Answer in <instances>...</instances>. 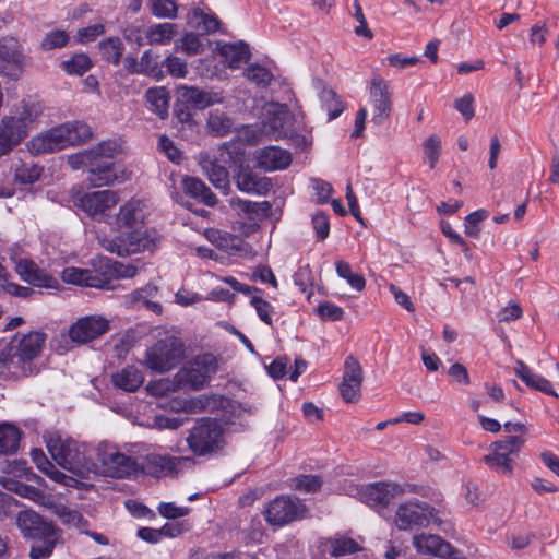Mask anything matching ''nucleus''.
I'll use <instances>...</instances> for the list:
<instances>
[{
	"mask_svg": "<svg viewBox=\"0 0 559 559\" xmlns=\"http://www.w3.org/2000/svg\"><path fill=\"white\" fill-rule=\"evenodd\" d=\"M16 524L24 537L33 539L31 559H48L62 542V531L32 510L20 511Z\"/></svg>",
	"mask_w": 559,
	"mask_h": 559,
	"instance_id": "1",
	"label": "nucleus"
},
{
	"mask_svg": "<svg viewBox=\"0 0 559 559\" xmlns=\"http://www.w3.org/2000/svg\"><path fill=\"white\" fill-rule=\"evenodd\" d=\"M217 371V360L212 354H203L187 362L175 376L173 382L159 380L151 382L147 391L152 394H165L171 389H202Z\"/></svg>",
	"mask_w": 559,
	"mask_h": 559,
	"instance_id": "2",
	"label": "nucleus"
},
{
	"mask_svg": "<svg viewBox=\"0 0 559 559\" xmlns=\"http://www.w3.org/2000/svg\"><path fill=\"white\" fill-rule=\"evenodd\" d=\"M92 138L91 127L83 121H69L34 136L28 148L33 154H44L78 145Z\"/></svg>",
	"mask_w": 559,
	"mask_h": 559,
	"instance_id": "3",
	"label": "nucleus"
},
{
	"mask_svg": "<svg viewBox=\"0 0 559 559\" xmlns=\"http://www.w3.org/2000/svg\"><path fill=\"white\" fill-rule=\"evenodd\" d=\"M46 447L52 459L64 469L85 478L97 469L96 463L87 456V448L72 439H62L59 435L46 437Z\"/></svg>",
	"mask_w": 559,
	"mask_h": 559,
	"instance_id": "4",
	"label": "nucleus"
},
{
	"mask_svg": "<svg viewBox=\"0 0 559 559\" xmlns=\"http://www.w3.org/2000/svg\"><path fill=\"white\" fill-rule=\"evenodd\" d=\"M186 356V347L176 331H158L156 341L147 347L145 366L154 372L165 373L176 368Z\"/></svg>",
	"mask_w": 559,
	"mask_h": 559,
	"instance_id": "5",
	"label": "nucleus"
},
{
	"mask_svg": "<svg viewBox=\"0 0 559 559\" xmlns=\"http://www.w3.org/2000/svg\"><path fill=\"white\" fill-rule=\"evenodd\" d=\"M45 341L44 333L31 332L3 345L12 378L19 379L34 373V359L41 353Z\"/></svg>",
	"mask_w": 559,
	"mask_h": 559,
	"instance_id": "6",
	"label": "nucleus"
},
{
	"mask_svg": "<svg viewBox=\"0 0 559 559\" xmlns=\"http://www.w3.org/2000/svg\"><path fill=\"white\" fill-rule=\"evenodd\" d=\"M100 269L102 273L97 270L66 267L62 272V280L68 284L105 288L111 280L131 278L138 273L135 265L114 260L104 261Z\"/></svg>",
	"mask_w": 559,
	"mask_h": 559,
	"instance_id": "7",
	"label": "nucleus"
},
{
	"mask_svg": "<svg viewBox=\"0 0 559 559\" xmlns=\"http://www.w3.org/2000/svg\"><path fill=\"white\" fill-rule=\"evenodd\" d=\"M37 112L33 105L22 103L14 115L4 116L0 121V156L11 152L27 135Z\"/></svg>",
	"mask_w": 559,
	"mask_h": 559,
	"instance_id": "8",
	"label": "nucleus"
},
{
	"mask_svg": "<svg viewBox=\"0 0 559 559\" xmlns=\"http://www.w3.org/2000/svg\"><path fill=\"white\" fill-rule=\"evenodd\" d=\"M97 469L93 474H102L112 478H127L138 473V460L121 453L115 445L99 443L96 448Z\"/></svg>",
	"mask_w": 559,
	"mask_h": 559,
	"instance_id": "9",
	"label": "nucleus"
},
{
	"mask_svg": "<svg viewBox=\"0 0 559 559\" xmlns=\"http://www.w3.org/2000/svg\"><path fill=\"white\" fill-rule=\"evenodd\" d=\"M443 511L429 506L426 502L409 501L401 504L395 514V523L400 530H411L415 526L427 527L431 524L441 526Z\"/></svg>",
	"mask_w": 559,
	"mask_h": 559,
	"instance_id": "10",
	"label": "nucleus"
},
{
	"mask_svg": "<svg viewBox=\"0 0 559 559\" xmlns=\"http://www.w3.org/2000/svg\"><path fill=\"white\" fill-rule=\"evenodd\" d=\"M524 443L523 437L509 436L492 442L489 448L490 452L483 460L489 468L510 476L513 473L514 459L518 457Z\"/></svg>",
	"mask_w": 559,
	"mask_h": 559,
	"instance_id": "11",
	"label": "nucleus"
},
{
	"mask_svg": "<svg viewBox=\"0 0 559 559\" xmlns=\"http://www.w3.org/2000/svg\"><path fill=\"white\" fill-rule=\"evenodd\" d=\"M308 515V508L298 498L278 496L267 504L264 516L272 526H284L300 521Z\"/></svg>",
	"mask_w": 559,
	"mask_h": 559,
	"instance_id": "12",
	"label": "nucleus"
},
{
	"mask_svg": "<svg viewBox=\"0 0 559 559\" xmlns=\"http://www.w3.org/2000/svg\"><path fill=\"white\" fill-rule=\"evenodd\" d=\"M223 441V428L213 419H201L191 429L187 442L197 455H205L217 450Z\"/></svg>",
	"mask_w": 559,
	"mask_h": 559,
	"instance_id": "13",
	"label": "nucleus"
},
{
	"mask_svg": "<svg viewBox=\"0 0 559 559\" xmlns=\"http://www.w3.org/2000/svg\"><path fill=\"white\" fill-rule=\"evenodd\" d=\"M25 60L23 47L15 37L0 38V75L19 80L25 69Z\"/></svg>",
	"mask_w": 559,
	"mask_h": 559,
	"instance_id": "14",
	"label": "nucleus"
},
{
	"mask_svg": "<svg viewBox=\"0 0 559 559\" xmlns=\"http://www.w3.org/2000/svg\"><path fill=\"white\" fill-rule=\"evenodd\" d=\"M119 201V194L114 190H99L85 192L76 198L75 205L90 217L105 221L110 211Z\"/></svg>",
	"mask_w": 559,
	"mask_h": 559,
	"instance_id": "15",
	"label": "nucleus"
},
{
	"mask_svg": "<svg viewBox=\"0 0 559 559\" xmlns=\"http://www.w3.org/2000/svg\"><path fill=\"white\" fill-rule=\"evenodd\" d=\"M413 546L416 551L423 555H429L449 559H464L463 554L453 548L452 545L438 535L419 534L413 537Z\"/></svg>",
	"mask_w": 559,
	"mask_h": 559,
	"instance_id": "16",
	"label": "nucleus"
},
{
	"mask_svg": "<svg viewBox=\"0 0 559 559\" xmlns=\"http://www.w3.org/2000/svg\"><path fill=\"white\" fill-rule=\"evenodd\" d=\"M127 179L126 171L112 162L93 160L87 170L86 181L94 188L111 186L115 182H123Z\"/></svg>",
	"mask_w": 559,
	"mask_h": 559,
	"instance_id": "17",
	"label": "nucleus"
},
{
	"mask_svg": "<svg viewBox=\"0 0 559 559\" xmlns=\"http://www.w3.org/2000/svg\"><path fill=\"white\" fill-rule=\"evenodd\" d=\"M108 321L102 317L88 316L79 319L69 330V336L73 342L84 344L91 342L108 330Z\"/></svg>",
	"mask_w": 559,
	"mask_h": 559,
	"instance_id": "18",
	"label": "nucleus"
},
{
	"mask_svg": "<svg viewBox=\"0 0 559 559\" xmlns=\"http://www.w3.org/2000/svg\"><path fill=\"white\" fill-rule=\"evenodd\" d=\"M362 371L358 360L352 356L345 360L343 381L340 384V393L347 403H354L360 397Z\"/></svg>",
	"mask_w": 559,
	"mask_h": 559,
	"instance_id": "19",
	"label": "nucleus"
},
{
	"mask_svg": "<svg viewBox=\"0 0 559 559\" xmlns=\"http://www.w3.org/2000/svg\"><path fill=\"white\" fill-rule=\"evenodd\" d=\"M15 270L24 282L35 287L48 289H57L59 287L58 278H56L53 275L49 274L45 270L40 269L32 260H20L16 263Z\"/></svg>",
	"mask_w": 559,
	"mask_h": 559,
	"instance_id": "20",
	"label": "nucleus"
},
{
	"mask_svg": "<svg viewBox=\"0 0 559 559\" xmlns=\"http://www.w3.org/2000/svg\"><path fill=\"white\" fill-rule=\"evenodd\" d=\"M255 166L264 171H275L287 168L292 163V155L278 146H266L255 151Z\"/></svg>",
	"mask_w": 559,
	"mask_h": 559,
	"instance_id": "21",
	"label": "nucleus"
},
{
	"mask_svg": "<svg viewBox=\"0 0 559 559\" xmlns=\"http://www.w3.org/2000/svg\"><path fill=\"white\" fill-rule=\"evenodd\" d=\"M237 188L248 194L265 195L272 188L267 177L260 176L249 168H241L235 176Z\"/></svg>",
	"mask_w": 559,
	"mask_h": 559,
	"instance_id": "22",
	"label": "nucleus"
},
{
	"mask_svg": "<svg viewBox=\"0 0 559 559\" xmlns=\"http://www.w3.org/2000/svg\"><path fill=\"white\" fill-rule=\"evenodd\" d=\"M116 224L120 229H130L144 225V206L142 201L131 199L120 206L116 216Z\"/></svg>",
	"mask_w": 559,
	"mask_h": 559,
	"instance_id": "23",
	"label": "nucleus"
},
{
	"mask_svg": "<svg viewBox=\"0 0 559 559\" xmlns=\"http://www.w3.org/2000/svg\"><path fill=\"white\" fill-rule=\"evenodd\" d=\"M350 495L356 496L362 503L382 514L384 510V483L379 481L364 486H356Z\"/></svg>",
	"mask_w": 559,
	"mask_h": 559,
	"instance_id": "24",
	"label": "nucleus"
},
{
	"mask_svg": "<svg viewBox=\"0 0 559 559\" xmlns=\"http://www.w3.org/2000/svg\"><path fill=\"white\" fill-rule=\"evenodd\" d=\"M266 115L264 128L276 138L286 136V124L288 120L287 106L280 103H272L266 109Z\"/></svg>",
	"mask_w": 559,
	"mask_h": 559,
	"instance_id": "25",
	"label": "nucleus"
},
{
	"mask_svg": "<svg viewBox=\"0 0 559 559\" xmlns=\"http://www.w3.org/2000/svg\"><path fill=\"white\" fill-rule=\"evenodd\" d=\"M179 94L186 104L195 109H204L214 104L222 103L219 94L206 92L193 86H181Z\"/></svg>",
	"mask_w": 559,
	"mask_h": 559,
	"instance_id": "26",
	"label": "nucleus"
},
{
	"mask_svg": "<svg viewBox=\"0 0 559 559\" xmlns=\"http://www.w3.org/2000/svg\"><path fill=\"white\" fill-rule=\"evenodd\" d=\"M123 236L124 240H127L128 249L138 248L136 252L152 251L156 248L158 241L156 233L147 230L144 225L123 231Z\"/></svg>",
	"mask_w": 559,
	"mask_h": 559,
	"instance_id": "27",
	"label": "nucleus"
},
{
	"mask_svg": "<svg viewBox=\"0 0 559 559\" xmlns=\"http://www.w3.org/2000/svg\"><path fill=\"white\" fill-rule=\"evenodd\" d=\"M514 373L519 377L528 388L543 392L545 394L557 396L551 383L540 374L532 371V369L522 360H518L514 366Z\"/></svg>",
	"mask_w": 559,
	"mask_h": 559,
	"instance_id": "28",
	"label": "nucleus"
},
{
	"mask_svg": "<svg viewBox=\"0 0 559 559\" xmlns=\"http://www.w3.org/2000/svg\"><path fill=\"white\" fill-rule=\"evenodd\" d=\"M182 189L186 194L204 203L207 206H214L217 203L216 195L199 178L186 176L182 179Z\"/></svg>",
	"mask_w": 559,
	"mask_h": 559,
	"instance_id": "29",
	"label": "nucleus"
},
{
	"mask_svg": "<svg viewBox=\"0 0 559 559\" xmlns=\"http://www.w3.org/2000/svg\"><path fill=\"white\" fill-rule=\"evenodd\" d=\"M115 386L126 391L135 392L144 382V376L134 366H128L111 376Z\"/></svg>",
	"mask_w": 559,
	"mask_h": 559,
	"instance_id": "30",
	"label": "nucleus"
},
{
	"mask_svg": "<svg viewBox=\"0 0 559 559\" xmlns=\"http://www.w3.org/2000/svg\"><path fill=\"white\" fill-rule=\"evenodd\" d=\"M22 431L11 423L0 424V454L14 455L21 444Z\"/></svg>",
	"mask_w": 559,
	"mask_h": 559,
	"instance_id": "31",
	"label": "nucleus"
},
{
	"mask_svg": "<svg viewBox=\"0 0 559 559\" xmlns=\"http://www.w3.org/2000/svg\"><path fill=\"white\" fill-rule=\"evenodd\" d=\"M173 466L174 463L170 457L156 453H148L138 460V472L151 476H159L164 471L171 469Z\"/></svg>",
	"mask_w": 559,
	"mask_h": 559,
	"instance_id": "32",
	"label": "nucleus"
},
{
	"mask_svg": "<svg viewBox=\"0 0 559 559\" xmlns=\"http://www.w3.org/2000/svg\"><path fill=\"white\" fill-rule=\"evenodd\" d=\"M177 34V25L174 23H158L144 29L148 45H168Z\"/></svg>",
	"mask_w": 559,
	"mask_h": 559,
	"instance_id": "33",
	"label": "nucleus"
},
{
	"mask_svg": "<svg viewBox=\"0 0 559 559\" xmlns=\"http://www.w3.org/2000/svg\"><path fill=\"white\" fill-rule=\"evenodd\" d=\"M322 546L323 550L328 551L332 557L350 555L360 549L356 540L342 535L325 539Z\"/></svg>",
	"mask_w": 559,
	"mask_h": 559,
	"instance_id": "34",
	"label": "nucleus"
},
{
	"mask_svg": "<svg viewBox=\"0 0 559 559\" xmlns=\"http://www.w3.org/2000/svg\"><path fill=\"white\" fill-rule=\"evenodd\" d=\"M157 287L152 284H147L142 288L133 290L131 294L127 296V300L132 306H139L143 304L146 309L152 310L153 312L159 313L162 311V306L152 301L151 299L156 297Z\"/></svg>",
	"mask_w": 559,
	"mask_h": 559,
	"instance_id": "35",
	"label": "nucleus"
},
{
	"mask_svg": "<svg viewBox=\"0 0 559 559\" xmlns=\"http://www.w3.org/2000/svg\"><path fill=\"white\" fill-rule=\"evenodd\" d=\"M202 168L205 171L207 179L216 189L221 190L224 194L229 192V174L224 166L209 160L202 164Z\"/></svg>",
	"mask_w": 559,
	"mask_h": 559,
	"instance_id": "36",
	"label": "nucleus"
},
{
	"mask_svg": "<svg viewBox=\"0 0 559 559\" xmlns=\"http://www.w3.org/2000/svg\"><path fill=\"white\" fill-rule=\"evenodd\" d=\"M219 53L225 58L228 67L231 69L239 68L240 63L250 58V50L247 44L238 41L235 44H224L219 48Z\"/></svg>",
	"mask_w": 559,
	"mask_h": 559,
	"instance_id": "37",
	"label": "nucleus"
},
{
	"mask_svg": "<svg viewBox=\"0 0 559 559\" xmlns=\"http://www.w3.org/2000/svg\"><path fill=\"white\" fill-rule=\"evenodd\" d=\"M145 98L150 104V109L160 119L168 116L169 93L165 87H152L145 93Z\"/></svg>",
	"mask_w": 559,
	"mask_h": 559,
	"instance_id": "38",
	"label": "nucleus"
},
{
	"mask_svg": "<svg viewBox=\"0 0 559 559\" xmlns=\"http://www.w3.org/2000/svg\"><path fill=\"white\" fill-rule=\"evenodd\" d=\"M188 24L195 29L213 33L218 29L219 21L215 15L206 14L200 8H193L187 15Z\"/></svg>",
	"mask_w": 559,
	"mask_h": 559,
	"instance_id": "39",
	"label": "nucleus"
},
{
	"mask_svg": "<svg viewBox=\"0 0 559 559\" xmlns=\"http://www.w3.org/2000/svg\"><path fill=\"white\" fill-rule=\"evenodd\" d=\"M102 57L114 66H118L124 50L119 37H108L98 45Z\"/></svg>",
	"mask_w": 559,
	"mask_h": 559,
	"instance_id": "40",
	"label": "nucleus"
},
{
	"mask_svg": "<svg viewBox=\"0 0 559 559\" xmlns=\"http://www.w3.org/2000/svg\"><path fill=\"white\" fill-rule=\"evenodd\" d=\"M93 67L91 58L86 53H75L70 59L63 60L60 68L69 75L82 76Z\"/></svg>",
	"mask_w": 559,
	"mask_h": 559,
	"instance_id": "41",
	"label": "nucleus"
},
{
	"mask_svg": "<svg viewBox=\"0 0 559 559\" xmlns=\"http://www.w3.org/2000/svg\"><path fill=\"white\" fill-rule=\"evenodd\" d=\"M233 209L247 216L249 219L254 218L260 212L266 214L271 210V204L267 201L252 202L242 200L240 198H233L230 200Z\"/></svg>",
	"mask_w": 559,
	"mask_h": 559,
	"instance_id": "42",
	"label": "nucleus"
},
{
	"mask_svg": "<svg viewBox=\"0 0 559 559\" xmlns=\"http://www.w3.org/2000/svg\"><path fill=\"white\" fill-rule=\"evenodd\" d=\"M382 83V79L376 76L370 86V102L374 110V119L379 122L382 121L384 112V86Z\"/></svg>",
	"mask_w": 559,
	"mask_h": 559,
	"instance_id": "43",
	"label": "nucleus"
},
{
	"mask_svg": "<svg viewBox=\"0 0 559 559\" xmlns=\"http://www.w3.org/2000/svg\"><path fill=\"white\" fill-rule=\"evenodd\" d=\"M55 514L60 519L62 524L70 527L81 530L88 525L87 520H85L78 510L71 509L67 506H57L55 508Z\"/></svg>",
	"mask_w": 559,
	"mask_h": 559,
	"instance_id": "44",
	"label": "nucleus"
},
{
	"mask_svg": "<svg viewBox=\"0 0 559 559\" xmlns=\"http://www.w3.org/2000/svg\"><path fill=\"white\" fill-rule=\"evenodd\" d=\"M231 127L233 121L227 115L218 111L210 114L207 119V128L211 133L218 136H224L230 131Z\"/></svg>",
	"mask_w": 559,
	"mask_h": 559,
	"instance_id": "45",
	"label": "nucleus"
},
{
	"mask_svg": "<svg viewBox=\"0 0 559 559\" xmlns=\"http://www.w3.org/2000/svg\"><path fill=\"white\" fill-rule=\"evenodd\" d=\"M119 152V145L116 141H103L90 148V153L93 160L98 162H110L111 158Z\"/></svg>",
	"mask_w": 559,
	"mask_h": 559,
	"instance_id": "46",
	"label": "nucleus"
},
{
	"mask_svg": "<svg viewBox=\"0 0 559 559\" xmlns=\"http://www.w3.org/2000/svg\"><path fill=\"white\" fill-rule=\"evenodd\" d=\"M41 167L34 163H23L15 169V180L22 185L37 181L41 175Z\"/></svg>",
	"mask_w": 559,
	"mask_h": 559,
	"instance_id": "47",
	"label": "nucleus"
},
{
	"mask_svg": "<svg viewBox=\"0 0 559 559\" xmlns=\"http://www.w3.org/2000/svg\"><path fill=\"white\" fill-rule=\"evenodd\" d=\"M321 100L329 114V120L336 119L344 111V104L333 90H323Z\"/></svg>",
	"mask_w": 559,
	"mask_h": 559,
	"instance_id": "48",
	"label": "nucleus"
},
{
	"mask_svg": "<svg viewBox=\"0 0 559 559\" xmlns=\"http://www.w3.org/2000/svg\"><path fill=\"white\" fill-rule=\"evenodd\" d=\"M335 266L337 275L346 280L353 288L361 290L365 287L364 277L357 273H353L352 267L347 262L338 260L336 261Z\"/></svg>",
	"mask_w": 559,
	"mask_h": 559,
	"instance_id": "49",
	"label": "nucleus"
},
{
	"mask_svg": "<svg viewBox=\"0 0 559 559\" xmlns=\"http://www.w3.org/2000/svg\"><path fill=\"white\" fill-rule=\"evenodd\" d=\"M245 75L250 82L260 86H267L273 79V74L269 69L257 63L248 66L245 70Z\"/></svg>",
	"mask_w": 559,
	"mask_h": 559,
	"instance_id": "50",
	"label": "nucleus"
},
{
	"mask_svg": "<svg viewBox=\"0 0 559 559\" xmlns=\"http://www.w3.org/2000/svg\"><path fill=\"white\" fill-rule=\"evenodd\" d=\"M151 12L159 19H175L177 16V4L175 0H150Z\"/></svg>",
	"mask_w": 559,
	"mask_h": 559,
	"instance_id": "51",
	"label": "nucleus"
},
{
	"mask_svg": "<svg viewBox=\"0 0 559 559\" xmlns=\"http://www.w3.org/2000/svg\"><path fill=\"white\" fill-rule=\"evenodd\" d=\"M69 43V35L66 31L56 29L47 33L40 43L43 50L48 51L57 48H62Z\"/></svg>",
	"mask_w": 559,
	"mask_h": 559,
	"instance_id": "52",
	"label": "nucleus"
},
{
	"mask_svg": "<svg viewBox=\"0 0 559 559\" xmlns=\"http://www.w3.org/2000/svg\"><path fill=\"white\" fill-rule=\"evenodd\" d=\"M425 159L430 169L435 168L441 152V141L436 134L430 135L423 144Z\"/></svg>",
	"mask_w": 559,
	"mask_h": 559,
	"instance_id": "53",
	"label": "nucleus"
},
{
	"mask_svg": "<svg viewBox=\"0 0 559 559\" xmlns=\"http://www.w3.org/2000/svg\"><path fill=\"white\" fill-rule=\"evenodd\" d=\"M162 66L166 69L167 73L173 78L182 79L188 74V66L185 60L177 56H167Z\"/></svg>",
	"mask_w": 559,
	"mask_h": 559,
	"instance_id": "54",
	"label": "nucleus"
},
{
	"mask_svg": "<svg viewBox=\"0 0 559 559\" xmlns=\"http://www.w3.org/2000/svg\"><path fill=\"white\" fill-rule=\"evenodd\" d=\"M216 400L212 396L200 395L185 400L181 409L186 413H200L211 409V405L215 404Z\"/></svg>",
	"mask_w": 559,
	"mask_h": 559,
	"instance_id": "55",
	"label": "nucleus"
},
{
	"mask_svg": "<svg viewBox=\"0 0 559 559\" xmlns=\"http://www.w3.org/2000/svg\"><path fill=\"white\" fill-rule=\"evenodd\" d=\"M140 63L142 66L144 75L156 80H162L164 78L162 68L159 67L156 58L152 56L150 50L143 52L140 58Z\"/></svg>",
	"mask_w": 559,
	"mask_h": 559,
	"instance_id": "56",
	"label": "nucleus"
},
{
	"mask_svg": "<svg viewBox=\"0 0 559 559\" xmlns=\"http://www.w3.org/2000/svg\"><path fill=\"white\" fill-rule=\"evenodd\" d=\"M322 486V480L319 476L314 475H301L294 479V489L304 491L307 493L318 491Z\"/></svg>",
	"mask_w": 559,
	"mask_h": 559,
	"instance_id": "57",
	"label": "nucleus"
},
{
	"mask_svg": "<svg viewBox=\"0 0 559 559\" xmlns=\"http://www.w3.org/2000/svg\"><path fill=\"white\" fill-rule=\"evenodd\" d=\"M103 247L111 253H116L118 255H129L132 253H136L138 248L128 249L127 240H124L123 233L114 239H105L103 241Z\"/></svg>",
	"mask_w": 559,
	"mask_h": 559,
	"instance_id": "58",
	"label": "nucleus"
},
{
	"mask_svg": "<svg viewBox=\"0 0 559 559\" xmlns=\"http://www.w3.org/2000/svg\"><path fill=\"white\" fill-rule=\"evenodd\" d=\"M250 304L255 309L261 321L267 325H272V313L274 312L272 305L258 296H252Z\"/></svg>",
	"mask_w": 559,
	"mask_h": 559,
	"instance_id": "59",
	"label": "nucleus"
},
{
	"mask_svg": "<svg viewBox=\"0 0 559 559\" xmlns=\"http://www.w3.org/2000/svg\"><path fill=\"white\" fill-rule=\"evenodd\" d=\"M105 33V26L102 23L88 25L80 28L76 32V41L80 44H87L94 41L98 36Z\"/></svg>",
	"mask_w": 559,
	"mask_h": 559,
	"instance_id": "60",
	"label": "nucleus"
},
{
	"mask_svg": "<svg viewBox=\"0 0 559 559\" xmlns=\"http://www.w3.org/2000/svg\"><path fill=\"white\" fill-rule=\"evenodd\" d=\"M487 217L485 210H478L465 217V234L469 237L476 238L479 234V223Z\"/></svg>",
	"mask_w": 559,
	"mask_h": 559,
	"instance_id": "61",
	"label": "nucleus"
},
{
	"mask_svg": "<svg viewBox=\"0 0 559 559\" xmlns=\"http://www.w3.org/2000/svg\"><path fill=\"white\" fill-rule=\"evenodd\" d=\"M312 227L316 231L317 239L323 241L330 234L329 217L323 212H317L312 216Z\"/></svg>",
	"mask_w": 559,
	"mask_h": 559,
	"instance_id": "62",
	"label": "nucleus"
},
{
	"mask_svg": "<svg viewBox=\"0 0 559 559\" xmlns=\"http://www.w3.org/2000/svg\"><path fill=\"white\" fill-rule=\"evenodd\" d=\"M523 316V310L521 306L510 300L506 307H503L498 313L497 318L499 322H510L513 320H518Z\"/></svg>",
	"mask_w": 559,
	"mask_h": 559,
	"instance_id": "63",
	"label": "nucleus"
},
{
	"mask_svg": "<svg viewBox=\"0 0 559 559\" xmlns=\"http://www.w3.org/2000/svg\"><path fill=\"white\" fill-rule=\"evenodd\" d=\"M159 514L166 519H178L187 515L190 511L187 507H178L173 502H162L157 508Z\"/></svg>",
	"mask_w": 559,
	"mask_h": 559,
	"instance_id": "64",
	"label": "nucleus"
}]
</instances>
